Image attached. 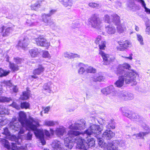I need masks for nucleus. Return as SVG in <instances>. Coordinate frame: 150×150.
<instances>
[{
  "mask_svg": "<svg viewBox=\"0 0 150 150\" xmlns=\"http://www.w3.org/2000/svg\"><path fill=\"white\" fill-rule=\"evenodd\" d=\"M86 122L83 119L74 123L72 124L69 126V129H71L68 131L67 134L68 136L64 139L65 146L69 149H71L75 143L76 144V148L79 149L86 150L85 146L83 142L86 143L89 147H94L95 145L94 139L90 137H87L85 139L80 137L79 135L82 134L81 132L76 130H82L86 127Z\"/></svg>",
  "mask_w": 150,
  "mask_h": 150,
  "instance_id": "nucleus-1",
  "label": "nucleus"
},
{
  "mask_svg": "<svg viewBox=\"0 0 150 150\" xmlns=\"http://www.w3.org/2000/svg\"><path fill=\"white\" fill-rule=\"evenodd\" d=\"M130 65L127 63L119 65L117 68L115 73L120 76L115 83L117 87L121 88L124 84V81L126 84L133 82L134 85L137 83L135 81L136 78L138 76V73L134 70H130Z\"/></svg>",
  "mask_w": 150,
  "mask_h": 150,
  "instance_id": "nucleus-2",
  "label": "nucleus"
},
{
  "mask_svg": "<svg viewBox=\"0 0 150 150\" xmlns=\"http://www.w3.org/2000/svg\"><path fill=\"white\" fill-rule=\"evenodd\" d=\"M19 116L18 120L22 125L28 130L33 131L35 136L40 140L42 144H45L46 142L44 139L43 131L37 128V126L39 124L37 120L31 117L27 119L26 114L22 111L19 113Z\"/></svg>",
  "mask_w": 150,
  "mask_h": 150,
  "instance_id": "nucleus-3",
  "label": "nucleus"
},
{
  "mask_svg": "<svg viewBox=\"0 0 150 150\" xmlns=\"http://www.w3.org/2000/svg\"><path fill=\"white\" fill-rule=\"evenodd\" d=\"M11 139L15 141L16 143H11L10 144L8 141L6 139H3L2 140L5 147L8 149H11L12 150H26V147L19 146L20 143L19 141L21 139H18L16 136L13 135L11 136Z\"/></svg>",
  "mask_w": 150,
  "mask_h": 150,
  "instance_id": "nucleus-4",
  "label": "nucleus"
},
{
  "mask_svg": "<svg viewBox=\"0 0 150 150\" xmlns=\"http://www.w3.org/2000/svg\"><path fill=\"white\" fill-rule=\"evenodd\" d=\"M103 128L102 127H100L99 125H92L84 132H81L82 135L84 136L85 134L87 135L93 134L95 135V137H96L101 134Z\"/></svg>",
  "mask_w": 150,
  "mask_h": 150,
  "instance_id": "nucleus-5",
  "label": "nucleus"
},
{
  "mask_svg": "<svg viewBox=\"0 0 150 150\" xmlns=\"http://www.w3.org/2000/svg\"><path fill=\"white\" fill-rule=\"evenodd\" d=\"M120 110L124 116L128 118L133 121H136L141 122L142 121L141 117L139 115L134 112L128 110L126 108L122 107Z\"/></svg>",
  "mask_w": 150,
  "mask_h": 150,
  "instance_id": "nucleus-6",
  "label": "nucleus"
},
{
  "mask_svg": "<svg viewBox=\"0 0 150 150\" xmlns=\"http://www.w3.org/2000/svg\"><path fill=\"white\" fill-rule=\"evenodd\" d=\"M89 24L91 25L92 27L97 29H99L102 26V21L99 15L97 13L92 14L88 20Z\"/></svg>",
  "mask_w": 150,
  "mask_h": 150,
  "instance_id": "nucleus-7",
  "label": "nucleus"
},
{
  "mask_svg": "<svg viewBox=\"0 0 150 150\" xmlns=\"http://www.w3.org/2000/svg\"><path fill=\"white\" fill-rule=\"evenodd\" d=\"M34 40L38 45L44 47L46 49H48L51 45L50 42L47 41L42 36L35 38Z\"/></svg>",
  "mask_w": 150,
  "mask_h": 150,
  "instance_id": "nucleus-8",
  "label": "nucleus"
},
{
  "mask_svg": "<svg viewBox=\"0 0 150 150\" xmlns=\"http://www.w3.org/2000/svg\"><path fill=\"white\" fill-rule=\"evenodd\" d=\"M141 126L145 130V132H140L139 133L134 134L132 136L133 139H139L140 138H142L144 136L150 133V129L149 127L146 125L144 123L142 122L141 124Z\"/></svg>",
  "mask_w": 150,
  "mask_h": 150,
  "instance_id": "nucleus-9",
  "label": "nucleus"
},
{
  "mask_svg": "<svg viewBox=\"0 0 150 150\" xmlns=\"http://www.w3.org/2000/svg\"><path fill=\"white\" fill-rule=\"evenodd\" d=\"M117 43L119 45L120 47H117L116 48L117 50L119 51H123L127 49L131 46L132 45L131 42L128 40H120L118 41Z\"/></svg>",
  "mask_w": 150,
  "mask_h": 150,
  "instance_id": "nucleus-10",
  "label": "nucleus"
},
{
  "mask_svg": "<svg viewBox=\"0 0 150 150\" xmlns=\"http://www.w3.org/2000/svg\"><path fill=\"white\" fill-rule=\"evenodd\" d=\"M66 128L63 126H59L56 128L54 130L52 129H50V132L52 135L54 134L58 137L62 136L66 132Z\"/></svg>",
  "mask_w": 150,
  "mask_h": 150,
  "instance_id": "nucleus-11",
  "label": "nucleus"
},
{
  "mask_svg": "<svg viewBox=\"0 0 150 150\" xmlns=\"http://www.w3.org/2000/svg\"><path fill=\"white\" fill-rule=\"evenodd\" d=\"M112 17L113 20L112 21L117 26V28L118 31L120 33H122L125 29V27L120 24L119 16L117 14H115Z\"/></svg>",
  "mask_w": 150,
  "mask_h": 150,
  "instance_id": "nucleus-12",
  "label": "nucleus"
},
{
  "mask_svg": "<svg viewBox=\"0 0 150 150\" xmlns=\"http://www.w3.org/2000/svg\"><path fill=\"white\" fill-rule=\"evenodd\" d=\"M101 92L104 95L107 96L110 93H112V95H114L117 91L115 90L114 86L111 85L103 88L101 89Z\"/></svg>",
  "mask_w": 150,
  "mask_h": 150,
  "instance_id": "nucleus-13",
  "label": "nucleus"
},
{
  "mask_svg": "<svg viewBox=\"0 0 150 150\" xmlns=\"http://www.w3.org/2000/svg\"><path fill=\"white\" fill-rule=\"evenodd\" d=\"M99 54L103 58L104 61L103 64L104 65L109 64L111 61H113L115 59L114 57H110L109 55L105 54L104 52L102 51H100Z\"/></svg>",
  "mask_w": 150,
  "mask_h": 150,
  "instance_id": "nucleus-14",
  "label": "nucleus"
},
{
  "mask_svg": "<svg viewBox=\"0 0 150 150\" xmlns=\"http://www.w3.org/2000/svg\"><path fill=\"white\" fill-rule=\"evenodd\" d=\"M30 19H27L26 21V24L29 26H32L37 24L36 19L37 16L35 14H33L30 16Z\"/></svg>",
  "mask_w": 150,
  "mask_h": 150,
  "instance_id": "nucleus-15",
  "label": "nucleus"
},
{
  "mask_svg": "<svg viewBox=\"0 0 150 150\" xmlns=\"http://www.w3.org/2000/svg\"><path fill=\"white\" fill-rule=\"evenodd\" d=\"M45 71V68L43 66L39 65L38 68L35 69L33 71L34 75L31 76L32 78L37 79L38 77L37 75H39Z\"/></svg>",
  "mask_w": 150,
  "mask_h": 150,
  "instance_id": "nucleus-16",
  "label": "nucleus"
},
{
  "mask_svg": "<svg viewBox=\"0 0 150 150\" xmlns=\"http://www.w3.org/2000/svg\"><path fill=\"white\" fill-rule=\"evenodd\" d=\"M95 42L97 44H99V48L100 50H104L105 47V42L102 40L101 36H98L96 38Z\"/></svg>",
  "mask_w": 150,
  "mask_h": 150,
  "instance_id": "nucleus-17",
  "label": "nucleus"
},
{
  "mask_svg": "<svg viewBox=\"0 0 150 150\" xmlns=\"http://www.w3.org/2000/svg\"><path fill=\"white\" fill-rule=\"evenodd\" d=\"M16 118H13L12 121L9 124V126L11 129L18 131L20 128V125L19 122H16Z\"/></svg>",
  "mask_w": 150,
  "mask_h": 150,
  "instance_id": "nucleus-18",
  "label": "nucleus"
},
{
  "mask_svg": "<svg viewBox=\"0 0 150 150\" xmlns=\"http://www.w3.org/2000/svg\"><path fill=\"white\" fill-rule=\"evenodd\" d=\"M52 146L54 150H64L62 146V144L59 141L54 140L52 142Z\"/></svg>",
  "mask_w": 150,
  "mask_h": 150,
  "instance_id": "nucleus-19",
  "label": "nucleus"
},
{
  "mask_svg": "<svg viewBox=\"0 0 150 150\" xmlns=\"http://www.w3.org/2000/svg\"><path fill=\"white\" fill-rule=\"evenodd\" d=\"M120 96L122 99L125 100H131L133 99L134 98L133 95L129 93H122L120 94Z\"/></svg>",
  "mask_w": 150,
  "mask_h": 150,
  "instance_id": "nucleus-20",
  "label": "nucleus"
},
{
  "mask_svg": "<svg viewBox=\"0 0 150 150\" xmlns=\"http://www.w3.org/2000/svg\"><path fill=\"white\" fill-rule=\"evenodd\" d=\"M115 135V134L110 130H106L102 135V137L107 140L110 139Z\"/></svg>",
  "mask_w": 150,
  "mask_h": 150,
  "instance_id": "nucleus-21",
  "label": "nucleus"
},
{
  "mask_svg": "<svg viewBox=\"0 0 150 150\" xmlns=\"http://www.w3.org/2000/svg\"><path fill=\"white\" fill-rule=\"evenodd\" d=\"M79 68L78 69V72L79 75H82L84 72H86V69L88 67V65L80 63L79 64Z\"/></svg>",
  "mask_w": 150,
  "mask_h": 150,
  "instance_id": "nucleus-22",
  "label": "nucleus"
},
{
  "mask_svg": "<svg viewBox=\"0 0 150 150\" xmlns=\"http://www.w3.org/2000/svg\"><path fill=\"white\" fill-rule=\"evenodd\" d=\"M29 43V40L27 38H24L20 40L18 43V46L23 49H25L27 47Z\"/></svg>",
  "mask_w": 150,
  "mask_h": 150,
  "instance_id": "nucleus-23",
  "label": "nucleus"
},
{
  "mask_svg": "<svg viewBox=\"0 0 150 150\" xmlns=\"http://www.w3.org/2000/svg\"><path fill=\"white\" fill-rule=\"evenodd\" d=\"M106 32L109 34H114L116 31L115 27L112 25H109L105 27Z\"/></svg>",
  "mask_w": 150,
  "mask_h": 150,
  "instance_id": "nucleus-24",
  "label": "nucleus"
},
{
  "mask_svg": "<svg viewBox=\"0 0 150 150\" xmlns=\"http://www.w3.org/2000/svg\"><path fill=\"white\" fill-rule=\"evenodd\" d=\"M59 1L68 9L70 8L73 4L72 0H59Z\"/></svg>",
  "mask_w": 150,
  "mask_h": 150,
  "instance_id": "nucleus-25",
  "label": "nucleus"
},
{
  "mask_svg": "<svg viewBox=\"0 0 150 150\" xmlns=\"http://www.w3.org/2000/svg\"><path fill=\"white\" fill-rule=\"evenodd\" d=\"M56 124H58L57 121L48 120H45L43 123L44 125L48 127L54 126Z\"/></svg>",
  "mask_w": 150,
  "mask_h": 150,
  "instance_id": "nucleus-26",
  "label": "nucleus"
},
{
  "mask_svg": "<svg viewBox=\"0 0 150 150\" xmlns=\"http://www.w3.org/2000/svg\"><path fill=\"white\" fill-rule=\"evenodd\" d=\"M42 2V1H37L35 4L31 5V9L32 10H37L42 6L41 3Z\"/></svg>",
  "mask_w": 150,
  "mask_h": 150,
  "instance_id": "nucleus-27",
  "label": "nucleus"
},
{
  "mask_svg": "<svg viewBox=\"0 0 150 150\" xmlns=\"http://www.w3.org/2000/svg\"><path fill=\"white\" fill-rule=\"evenodd\" d=\"M63 56L69 59L80 57V56L77 54L70 53L68 52H64L63 53Z\"/></svg>",
  "mask_w": 150,
  "mask_h": 150,
  "instance_id": "nucleus-28",
  "label": "nucleus"
},
{
  "mask_svg": "<svg viewBox=\"0 0 150 150\" xmlns=\"http://www.w3.org/2000/svg\"><path fill=\"white\" fill-rule=\"evenodd\" d=\"M3 83L6 85L7 86H8L11 87V89H12L13 91L15 93L17 92L18 91V89L16 86H12V84L11 83L10 81H4Z\"/></svg>",
  "mask_w": 150,
  "mask_h": 150,
  "instance_id": "nucleus-29",
  "label": "nucleus"
},
{
  "mask_svg": "<svg viewBox=\"0 0 150 150\" xmlns=\"http://www.w3.org/2000/svg\"><path fill=\"white\" fill-rule=\"evenodd\" d=\"M137 2L141 4L142 6L145 9V11L148 14H150V9L147 8L146 7V4L144 1L143 0H135Z\"/></svg>",
  "mask_w": 150,
  "mask_h": 150,
  "instance_id": "nucleus-30",
  "label": "nucleus"
},
{
  "mask_svg": "<svg viewBox=\"0 0 150 150\" xmlns=\"http://www.w3.org/2000/svg\"><path fill=\"white\" fill-rule=\"evenodd\" d=\"M18 65L15 64L11 62H9V67L10 69L13 71H16L19 70V67Z\"/></svg>",
  "mask_w": 150,
  "mask_h": 150,
  "instance_id": "nucleus-31",
  "label": "nucleus"
},
{
  "mask_svg": "<svg viewBox=\"0 0 150 150\" xmlns=\"http://www.w3.org/2000/svg\"><path fill=\"white\" fill-rule=\"evenodd\" d=\"M12 30V29L11 28L8 27L5 29L4 27V26L3 31H2V35L4 37L7 36L9 35Z\"/></svg>",
  "mask_w": 150,
  "mask_h": 150,
  "instance_id": "nucleus-32",
  "label": "nucleus"
},
{
  "mask_svg": "<svg viewBox=\"0 0 150 150\" xmlns=\"http://www.w3.org/2000/svg\"><path fill=\"white\" fill-rule=\"evenodd\" d=\"M29 52L31 56L33 57H37L39 53L38 50L37 48H34L30 50Z\"/></svg>",
  "mask_w": 150,
  "mask_h": 150,
  "instance_id": "nucleus-33",
  "label": "nucleus"
},
{
  "mask_svg": "<svg viewBox=\"0 0 150 150\" xmlns=\"http://www.w3.org/2000/svg\"><path fill=\"white\" fill-rule=\"evenodd\" d=\"M115 123L113 120H111L108 122L106 128L108 129H114L115 128Z\"/></svg>",
  "mask_w": 150,
  "mask_h": 150,
  "instance_id": "nucleus-34",
  "label": "nucleus"
},
{
  "mask_svg": "<svg viewBox=\"0 0 150 150\" xmlns=\"http://www.w3.org/2000/svg\"><path fill=\"white\" fill-rule=\"evenodd\" d=\"M115 14H114L112 15L111 17L110 18L109 16L107 14L105 15L104 17L103 18V20L105 23H110V22H112V21L113 20V18L112 16Z\"/></svg>",
  "mask_w": 150,
  "mask_h": 150,
  "instance_id": "nucleus-35",
  "label": "nucleus"
},
{
  "mask_svg": "<svg viewBox=\"0 0 150 150\" xmlns=\"http://www.w3.org/2000/svg\"><path fill=\"white\" fill-rule=\"evenodd\" d=\"M104 79L102 76L100 75L97 76L96 78L95 77H91L90 78V80L91 81L97 82V81L100 82L102 81Z\"/></svg>",
  "mask_w": 150,
  "mask_h": 150,
  "instance_id": "nucleus-36",
  "label": "nucleus"
},
{
  "mask_svg": "<svg viewBox=\"0 0 150 150\" xmlns=\"http://www.w3.org/2000/svg\"><path fill=\"white\" fill-rule=\"evenodd\" d=\"M50 16H48L47 14L43 13L42 14L41 17L42 19V21L44 23L46 24L49 21H50L49 17Z\"/></svg>",
  "mask_w": 150,
  "mask_h": 150,
  "instance_id": "nucleus-37",
  "label": "nucleus"
},
{
  "mask_svg": "<svg viewBox=\"0 0 150 150\" xmlns=\"http://www.w3.org/2000/svg\"><path fill=\"white\" fill-rule=\"evenodd\" d=\"M30 94V91H29L23 92V95L21 96L20 99L22 100H26L28 98Z\"/></svg>",
  "mask_w": 150,
  "mask_h": 150,
  "instance_id": "nucleus-38",
  "label": "nucleus"
},
{
  "mask_svg": "<svg viewBox=\"0 0 150 150\" xmlns=\"http://www.w3.org/2000/svg\"><path fill=\"white\" fill-rule=\"evenodd\" d=\"M96 137L98 139V144L100 147H104V146L107 145V144L104 143L103 141L102 138H100L99 136Z\"/></svg>",
  "mask_w": 150,
  "mask_h": 150,
  "instance_id": "nucleus-39",
  "label": "nucleus"
},
{
  "mask_svg": "<svg viewBox=\"0 0 150 150\" xmlns=\"http://www.w3.org/2000/svg\"><path fill=\"white\" fill-rule=\"evenodd\" d=\"M51 84L49 82L44 84L43 86V88L46 90H47L50 93L51 92Z\"/></svg>",
  "mask_w": 150,
  "mask_h": 150,
  "instance_id": "nucleus-40",
  "label": "nucleus"
},
{
  "mask_svg": "<svg viewBox=\"0 0 150 150\" xmlns=\"http://www.w3.org/2000/svg\"><path fill=\"white\" fill-rule=\"evenodd\" d=\"M96 72V70L91 66H88L86 69V72L87 73H95Z\"/></svg>",
  "mask_w": 150,
  "mask_h": 150,
  "instance_id": "nucleus-41",
  "label": "nucleus"
},
{
  "mask_svg": "<svg viewBox=\"0 0 150 150\" xmlns=\"http://www.w3.org/2000/svg\"><path fill=\"white\" fill-rule=\"evenodd\" d=\"M137 39L141 45H143L144 44L143 37L140 34H137Z\"/></svg>",
  "mask_w": 150,
  "mask_h": 150,
  "instance_id": "nucleus-42",
  "label": "nucleus"
},
{
  "mask_svg": "<svg viewBox=\"0 0 150 150\" xmlns=\"http://www.w3.org/2000/svg\"><path fill=\"white\" fill-rule=\"evenodd\" d=\"M42 56L44 58L49 59H50L51 57L49 52L47 50H43L42 51Z\"/></svg>",
  "mask_w": 150,
  "mask_h": 150,
  "instance_id": "nucleus-43",
  "label": "nucleus"
},
{
  "mask_svg": "<svg viewBox=\"0 0 150 150\" xmlns=\"http://www.w3.org/2000/svg\"><path fill=\"white\" fill-rule=\"evenodd\" d=\"M8 113V110L3 106L0 105V114L3 115L7 114Z\"/></svg>",
  "mask_w": 150,
  "mask_h": 150,
  "instance_id": "nucleus-44",
  "label": "nucleus"
},
{
  "mask_svg": "<svg viewBox=\"0 0 150 150\" xmlns=\"http://www.w3.org/2000/svg\"><path fill=\"white\" fill-rule=\"evenodd\" d=\"M9 72L10 71H4L0 68V77H1L6 76L9 74Z\"/></svg>",
  "mask_w": 150,
  "mask_h": 150,
  "instance_id": "nucleus-45",
  "label": "nucleus"
},
{
  "mask_svg": "<svg viewBox=\"0 0 150 150\" xmlns=\"http://www.w3.org/2000/svg\"><path fill=\"white\" fill-rule=\"evenodd\" d=\"M14 62L17 64H21L23 61V59L18 57H14L13 58Z\"/></svg>",
  "mask_w": 150,
  "mask_h": 150,
  "instance_id": "nucleus-46",
  "label": "nucleus"
},
{
  "mask_svg": "<svg viewBox=\"0 0 150 150\" xmlns=\"http://www.w3.org/2000/svg\"><path fill=\"white\" fill-rule=\"evenodd\" d=\"M30 107V104L28 103L27 102H23L21 103V108L22 109L25 108V109L28 108Z\"/></svg>",
  "mask_w": 150,
  "mask_h": 150,
  "instance_id": "nucleus-47",
  "label": "nucleus"
},
{
  "mask_svg": "<svg viewBox=\"0 0 150 150\" xmlns=\"http://www.w3.org/2000/svg\"><path fill=\"white\" fill-rule=\"evenodd\" d=\"M56 24L52 21L50 20L49 21V22L47 23L46 25V26H49L52 28H54L56 26Z\"/></svg>",
  "mask_w": 150,
  "mask_h": 150,
  "instance_id": "nucleus-48",
  "label": "nucleus"
},
{
  "mask_svg": "<svg viewBox=\"0 0 150 150\" xmlns=\"http://www.w3.org/2000/svg\"><path fill=\"white\" fill-rule=\"evenodd\" d=\"M127 7L130 9H133L135 7L134 3L132 1H129L127 3Z\"/></svg>",
  "mask_w": 150,
  "mask_h": 150,
  "instance_id": "nucleus-49",
  "label": "nucleus"
},
{
  "mask_svg": "<svg viewBox=\"0 0 150 150\" xmlns=\"http://www.w3.org/2000/svg\"><path fill=\"white\" fill-rule=\"evenodd\" d=\"M7 123V120L4 117H0V125L3 126Z\"/></svg>",
  "mask_w": 150,
  "mask_h": 150,
  "instance_id": "nucleus-50",
  "label": "nucleus"
},
{
  "mask_svg": "<svg viewBox=\"0 0 150 150\" xmlns=\"http://www.w3.org/2000/svg\"><path fill=\"white\" fill-rule=\"evenodd\" d=\"M10 98H7L5 97H0V102H8L11 100Z\"/></svg>",
  "mask_w": 150,
  "mask_h": 150,
  "instance_id": "nucleus-51",
  "label": "nucleus"
},
{
  "mask_svg": "<svg viewBox=\"0 0 150 150\" xmlns=\"http://www.w3.org/2000/svg\"><path fill=\"white\" fill-rule=\"evenodd\" d=\"M88 5L90 7L93 8H98L100 7V5L99 4L94 3H90Z\"/></svg>",
  "mask_w": 150,
  "mask_h": 150,
  "instance_id": "nucleus-52",
  "label": "nucleus"
},
{
  "mask_svg": "<svg viewBox=\"0 0 150 150\" xmlns=\"http://www.w3.org/2000/svg\"><path fill=\"white\" fill-rule=\"evenodd\" d=\"M32 133L30 131H29L25 136V139L26 140H31L32 139Z\"/></svg>",
  "mask_w": 150,
  "mask_h": 150,
  "instance_id": "nucleus-53",
  "label": "nucleus"
},
{
  "mask_svg": "<svg viewBox=\"0 0 150 150\" xmlns=\"http://www.w3.org/2000/svg\"><path fill=\"white\" fill-rule=\"evenodd\" d=\"M80 26V25L79 22V21H76L72 24L71 27L72 28H75L79 27Z\"/></svg>",
  "mask_w": 150,
  "mask_h": 150,
  "instance_id": "nucleus-54",
  "label": "nucleus"
},
{
  "mask_svg": "<svg viewBox=\"0 0 150 150\" xmlns=\"http://www.w3.org/2000/svg\"><path fill=\"white\" fill-rule=\"evenodd\" d=\"M145 32L146 34L150 35V26L148 24H146Z\"/></svg>",
  "mask_w": 150,
  "mask_h": 150,
  "instance_id": "nucleus-55",
  "label": "nucleus"
},
{
  "mask_svg": "<svg viewBox=\"0 0 150 150\" xmlns=\"http://www.w3.org/2000/svg\"><path fill=\"white\" fill-rule=\"evenodd\" d=\"M11 105L12 107L17 110H19L20 109V105H17L16 103L15 102H13Z\"/></svg>",
  "mask_w": 150,
  "mask_h": 150,
  "instance_id": "nucleus-56",
  "label": "nucleus"
},
{
  "mask_svg": "<svg viewBox=\"0 0 150 150\" xmlns=\"http://www.w3.org/2000/svg\"><path fill=\"white\" fill-rule=\"evenodd\" d=\"M2 134L6 135H9L10 134L8 129L6 127L4 129V132L2 133Z\"/></svg>",
  "mask_w": 150,
  "mask_h": 150,
  "instance_id": "nucleus-57",
  "label": "nucleus"
},
{
  "mask_svg": "<svg viewBox=\"0 0 150 150\" xmlns=\"http://www.w3.org/2000/svg\"><path fill=\"white\" fill-rule=\"evenodd\" d=\"M56 11V10L55 9H52L50 11L49 13L47 14L48 15V16H50V17L52 16L53 14H54Z\"/></svg>",
  "mask_w": 150,
  "mask_h": 150,
  "instance_id": "nucleus-58",
  "label": "nucleus"
},
{
  "mask_svg": "<svg viewBox=\"0 0 150 150\" xmlns=\"http://www.w3.org/2000/svg\"><path fill=\"white\" fill-rule=\"evenodd\" d=\"M99 123L101 125H104L105 121L103 119H100L99 120H98Z\"/></svg>",
  "mask_w": 150,
  "mask_h": 150,
  "instance_id": "nucleus-59",
  "label": "nucleus"
},
{
  "mask_svg": "<svg viewBox=\"0 0 150 150\" xmlns=\"http://www.w3.org/2000/svg\"><path fill=\"white\" fill-rule=\"evenodd\" d=\"M44 133L45 135L47 137H50L51 136H52L51 133H50V132L47 130H45Z\"/></svg>",
  "mask_w": 150,
  "mask_h": 150,
  "instance_id": "nucleus-60",
  "label": "nucleus"
},
{
  "mask_svg": "<svg viewBox=\"0 0 150 150\" xmlns=\"http://www.w3.org/2000/svg\"><path fill=\"white\" fill-rule=\"evenodd\" d=\"M50 109V107L49 106H47L45 108L44 110V113H48V112L49 111Z\"/></svg>",
  "mask_w": 150,
  "mask_h": 150,
  "instance_id": "nucleus-61",
  "label": "nucleus"
},
{
  "mask_svg": "<svg viewBox=\"0 0 150 150\" xmlns=\"http://www.w3.org/2000/svg\"><path fill=\"white\" fill-rule=\"evenodd\" d=\"M116 6L117 7H121V2L119 1H117L116 2Z\"/></svg>",
  "mask_w": 150,
  "mask_h": 150,
  "instance_id": "nucleus-62",
  "label": "nucleus"
},
{
  "mask_svg": "<svg viewBox=\"0 0 150 150\" xmlns=\"http://www.w3.org/2000/svg\"><path fill=\"white\" fill-rule=\"evenodd\" d=\"M132 54H130V56L129 57H125V58H126L129 59L130 60H132Z\"/></svg>",
  "mask_w": 150,
  "mask_h": 150,
  "instance_id": "nucleus-63",
  "label": "nucleus"
},
{
  "mask_svg": "<svg viewBox=\"0 0 150 150\" xmlns=\"http://www.w3.org/2000/svg\"><path fill=\"white\" fill-rule=\"evenodd\" d=\"M4 29V26L0 28V33H2V31H3Z\"/></svg>",
  "mask_w": 150,
  "mask_h": 150,
  "instance_id": "nucleus-64",
  "label": "nucleus"
}]
</instances>
